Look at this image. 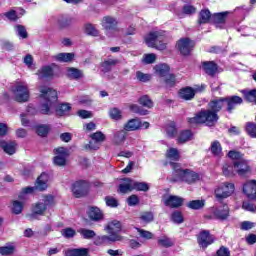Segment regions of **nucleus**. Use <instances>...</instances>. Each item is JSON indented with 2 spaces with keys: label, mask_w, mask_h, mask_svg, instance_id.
<instances>
[{
  "label": "nucleus",
  "mask_w": 256,
  "mask_h": 256,
  "mask_svg": "<svg viewBox=\"0 0 256 256\" xmlns=\"http://www.w3.org/2000/svg\"><path fill=\"white\" fill-rule=\"evenodd\" d=\"M12 212L15 215H20L23 212V202L15 200L12 204Z\"/></svg>",
  "instance_id": "obj_57"
},
{
  "label": "nucleus",
  "mask_w": 256,
  "mask_h": 256,
  "mask_svg": "<svg viewBox=\"0 0 256 256\" xmlns=\"http://www.w3.org/2000/svg\"><path fill=\"white\" fill-rule=\"evenodd\" d=\"M223 107H226L225 98L214 99L209 103L208 110H201L194 117L188 119L190 125H199L205 123L208 127H213L219 116L217 113L221 111Z\"/></svg>",
  "instance_id": "obj_1"
},
{
  "label": "nucleus",
  "mask_w": 256,
  "mask_h": 256,
  "mask_svg": "<svg viewBox=\"0 0 256 256\" xmlns=\"http://www.w3.org/2000/svg\"><path fill=\"white\" fill-rule=\"evenodd\" d=\"M211 12L208 9L201 10L199 13L198 23L199 25H205V23H211Z\"/></svg>",
  "instance_id": "obj_30"
},
{
  "label": "nucleus",
  "mask_w": 256,
  "mask_h": 256,
  "mask_svg": "<svg viewBox=\"0 0 256 256\" xmlns=\"http://www.w3.org/2000/svg\"><path fill=\"white\" fill-rule=\"evenodd\" d=\"M92 141L89 142V149H99V143L105 141V134L102 132H96L92 134Z\"/></svg>",
  "instance_id": "obj_23"
},
{
  "label": "nucleus",
  "mask_w": 256,
  "mask_h": 256,
  "mask_svg": "<svg viewBox=\"0 0 256 256\" xmlns=\"http://www.w3.org/2000/svg\"><path fill=\"white\" fill-rule=\"evenodd\" d=\"M136 78L138 81H141V83H147L148 81H151V75L145 74L141 71L136 72Z\"/></svg>",
  "instance_id": "obj_61"
},
{
  "label": "nucleus",
  "mask_w": 256,
  "mask_h": 256,
  "mask_svg": "<svg viewBox=\"0 0 256 256\" xmlns=\"http://www.w3.org/2000/svg\"><path fill=\"white\" fill-rule=\"evenodd\" d=\"M53 196H44L38 203H36L32 208L31 219H37V215H45L47 208L53 205Z\"/></svg>",
  "instance_id": "obj_7"
},
{
  "label": "nucleus",
  "mask_w": 256,
  "mask_h": 256,
  "mask_svg": "<svg viewBox=\"0 0 256 256\" xmlns=\"http://www.w3.org/2000/svg\"><path fill=\"white\" fill-rule=\"evenodd\" d=\"M133 190L135 191H149V184L147 182H137L133 180Z\"/></svg>",
  "instance_id": "obj_48"
},
{
  "label": "nucleus",
  "mask_w": 256,
  "mask_h": 256,
  "mask_svg": "<svg viewBox=\"0 0 256 256\" xmlns=\"http://www.w3.org/2000/svg\"><path fill=\"white\" fill-rule=\"evenodd\" d=\"M232 193H235V184L231 182L222 183L214 190V195L218 201L231 197Z\"/></svg>",
  "instance_id": "obj_8"
},
{
  "label": "nucleus",
  "mask_w": 256,
  "mask_h": 256,
  "mask_svg": "<svg viewBox=\"0 0 256 256\" xmlns=\"http://www.w3.org/2000/svg\"><path fill=\"white\" fill-rule=\"evenodd\" d=\"M139 129H149V122L131 119L124 125V131H139Z\"/></svg>",
  "instance_id": "obj_13"
},
{
  "label": "nucleus",
  "mask_w": 256,
  "mask_h": 256,
  "mask_svg": "<svg viewBox=\"0 0 256 256\" xmlns=\"http://www.w3.org/2000/svg\"><path fill=\"white\" fill-rule=\"evenodd\" d=\"M74 58V53H59L54 56L55 61H58L59 63H71Z\"/></svg>",
  "instance_id": "obj_29"
},
{
  "label": "nucleus",
  "mask_w": 256,
  "mask_h": 256,
  "mask_svg": "<svg viewBox=\"0 0 256 256\" xmlns=\"http://www.w3.org/2000/svg\"><path fill=\"white\" fill-rule=\"evenodd\" d=\"M16 32L18 37H22V39H27V29H25V26L17 25Z\"/></svg>",
  "instance_id": "obj_64"
},
{
  "label": "nucleus",
  "mask_w": 256,
  "mask_h": 256,
  "mask_svg": "<svg viewBox=\"0 0 256 256\" xmlns=\"http://www.w3.org/2000/svg\"><path fill=\"white\" fill-rule=\"evenodd\" d=\"M180 99H184V101H191L195 97V90L191 87L182 88L179 91Z\"/></svg>",
  "instance_id": "obj_28"
},
{
  "label": "nucleus",
  "mask_w": 256,
  "mask_h": 256,
  "mask_svg": "<svg viewBox=\"0 0 256 256\" xmlns=\"http://www.w3.org/2000/svg\"><path fill=\"white\" fill-rule=\"evenodd\" d=\"M37 75L39 79H53L55 75V71L53 70V66L46 65V66H42L37 71Z\"/></svg>",
  "instance_id": "obj_20"
},
{
  "label": "nucleus",
  "mask_w": 256,
  "mask_h": 256,
  "mask_svg": "<svg viewBox=\"0 0 256 256\" xmlns=\"http://www.w3.org/2000/svg\"><path fill=\"white\" fill-rule=\"evenodd\" d=\"M163 201L166 207H171L172 209H177V207H181V205H183V198L179 196H166Z\"/></svg>",
  "instance_id": "obj_18"
},
{
  "label": "nucleus",
  "mask_w": 256,
  "mask_h": 256,
  "mask_svg": "<svg viewBox=\"0 0 256 256\" xmlns=\"http://www.w3.org/2000/svg\"><path fill=\"white\" fill-rule=\"evenodd\" d=\"M246 132L252 139H256V124L248 122L246 124Z\"/></svg>",
  "instance_id": "obj_54"
},
{
  "label": "nucleus",
  "mask_w": 256,
  "mask_h": 256,
  "mask_svg": "<svg viewBox=\"0 0 256 256\" xmlns=\"http://www.w3.org/2000/svg\"><path fill=\"white\" fill-rule=\"evenodd\" d=\"M75 23V18L69 16H63L58 19V25L61 27H69V25H73Z\"/></svg>",
  "instance_id": "obj_47"
},
{
  "label": "nucleus",
  "mask_w": 256,
  "mask_h": 256,
  "mask_svg": "<svg viewBox=\"0 0 256 256\" xmlns=\"http://www.w3.org/2000/svg\"><path fill=\"white\" fill-rule=\"evenodd\" d=\"M67 77H69V79H81V77H83V71L77 68H68Z\"/></svg>",
  "instance_id": "obj_43"
},
{
  "label": "nucleus",
  "mask_w": 256,
  "mask_h": 256,
  "mask_svg": "<svg viewBox=\"0 0 256 256\" xmlns=\"http://www.w3.org/2000/svg\"><path fill=\"white\" fill-rule=\"evenodd\" d=\"M224 99H225L226 111H228V113H232L233 109H235L237 105H241V103H243V98L239 96H231Z\"/></svg>",
  "instance_id": "obj_19"
},
{
  "label": "nucleus",
  "mask_w": 256,
  "mask_h": 256,
  "mask_svg": "<svg viewBox=\"0 0 256 256\" xmlns=\"http://www.w3.org/2000/svg\"><path fill=\"white\" fill-rule=\"evenodd\" d=\"M10 91L17 103H27L31 97L29 92V85L25 82H16L11 86Z\"/></svg>",
  "instance_id": "obj_5"
},
{
  "label": "nucleus",
  "mask_w": 256,
  "mask_h": 256,
  "mask_svg": "<svg viewBox=\"0 0 256 256\" xmlns=\"http://www.w3.org/2000/svg\"><path fill=\"white\" fill-rule=\"evenodd\" d=\"M171 220L173 223L180 225V223H183V214L180 211H174L171 215Z\"/></svg>",
  "instance_id": "obj_59"
},
{
  "label": "nucleus",
  "mask_w": 256,
  "mask_h": 256,
  "mask_svg": "<svg viewBox=\"0 0 256 256\" xmlns=\"http://www.w3.org/2000/svg\"><path fill=\"white\" fill-rule=\"evenodd\" d=\"M119 191L120 193H130V191H133V180L129 178L124 179V182L119 186Z\"/></svg>",
  "instance_id": "obj_35"
},
{
  "label": "nucleus",
  "mask_w": 256,
  "mask_h": 256,
  "mask_svg": "<svg viewBox=\"0 0 256 256\" xmlns=\"http://www.w3.org/2000/svg\"><path fill=\"white\" fill-rule=\"evenodd\" d=\"M180 157L181 156L179 155V150L176 148H169L166 151V159L169 161H179Z\"/></svg>",
  "instance_id": "obj_38"
},
{
  "label": "nucleus",
  "mask_w": 256,
  "mask_h": 256,
  "mask_svg": "<svg viewBox=\"0 0 256 256\" xmlns=\"http://www.w3.org/2000/svg\"><path fill=\"white\" fill-rule=\"evenodd\" d=\"M157 60V55L150 53V54H144L142 58V62H144L145 65H151Z\"/></svg>",
  "instance_id": "obj_55"
},
{
  "label": "nucleus",
  "mask_w": 256,
  "mask_h": 256,
  "mask_svg": "<svg viewBox=\"0 0 256 256\" xmlns=\"http://www.w3.org/2000/svg\"><path fill=\"white\" fill-rule=\"evenodd\" d=\"M170 165L173 169V176L171 178V181H173L174 183H176L177 181H183L184 183H188V185H191L199 181V174L195 171L189 169H182L181 165L173 162H170Z\"/></svg>",
  "instance_id": "obj_3"
},
{
  "label": "nucleus",
  "mask_w": 256,
  "mask_h": 256,
  "mask_svg": "<svg viewBox=\"0 0 256 256\" xmlns=\"http://www.w3.org/2000/svg\"><path fill=\"white\" fill-rule=\"evenodd\" d=\"M105 203L107 207H112V208L119 207V201L113 196H106Z\"/></svg>",
  "instance_id": "obj_58"
},
{
  "label": "nucleus",
  "mask_w": 256,
  "mask_h": 256,
  "mask_svg": "<svg viewBox=\"0 0 256 256\" xmlns=\"http://www.w3.org/2000/svg\"><path fill=\"white\" fill-rule=\"evenodd\" d=\"M78 233L82 235L83 239H93V237L96 235L95 231L85 228L79 229Z\"/></svg>",
  "instance_id": "obj_51"
},
{
  "label": "nucleus",
  "mask_w": 256,
  "mask_h": 256,
  "mask_svg": "<svg viewBox=\"0 0 256 256\" xmlns=\"http://www.w3.org/2000/svg\"><path fill=\"white\" fill-rule=\"evenodd\" d=\"M87 213L91 221H101L103 219V212L97 207H90Z\"/></svg>",
  "instance_id": "obj_27"
},
{
  "label": "nucleus",
  "mask_w": 256,
  "mask_h": 256,
  "mask_svg": "<svg viewBox=\"0 0 256 256\" xmlns=\"http://www.w3.org/2000/svg\"><path fill=\"white\" fill-rule=\"evenodd\" d=\"M154 71L159 77H166L169 74L170 68L167 64H158L154 67Z\"/></svg>",
  "instance_id": "obj_33"
},
{
  "label": "nucleus",
  "mask_w": 256,
  "mask_h": 256,
  "mask_svg": "<svg viewBox=\"0 0 256 256\" xmlns=\"http://www.w3.org/2000/svg\"><path fill=\"white\" fill-rule=\"evenodd\" d=\"M15 253V246L13 244H7L0 247V255H13Z\"/></svg>",
  "instance_id": "obj_49"
},
{
  "label": "nucleus",
  "mask_w": 256,
  "mask_h": 256,
  "mask_svg": "<svg viewBox=\"0 0 256 256\" xmlns=\"http://www.w3.org/2000/svg\"><path fill=\"white\" fill-rule=\"evenodd\" d=\"M119 63V60L114 58H108L104 60L101 64V71L102 73H109V71H112L113 67Z\"/></svg>",
  "instance_id": "obj_24"
},
{
  "label": "nucleus",
  "mask_w": 256,
  "mask_h": 256,
  "mask_svg": "<svg viewBox=\"0 0 256 256\" xmlns=\"http://www.w3.org/2000/svg\"><path fill=\"white\" fill-rule=\"evenodd\" d=\"M212 213L213 215H215V217H217V219H221V221H225V219L229 217V206L224 205L220 208H217L216 210L213 208Z\"/></svg>",
  "instance_id": "obj_25"
},
{
  "label": "nucleus",
  "mask_w": 256,
  "mask_h": 256,
  "mask_svg": "<svg viewBox=\"0 0 256 256\" xmlns=\"http://www.w3.org/2000/svg\"><path fill=\"white\" fill-rule=\"evenodd\" d=\"M118 24L119 21H117V18L112 16H105L101 22V26L108 37H113V35L119 31V28H117Z\"/></svg>",
  "instance_id": "obj_9"
},
{
  "label": "nucleus",
  "mask_w": 256,
  "mask_h": 256,
  "mask_svg": "<svg viewBox=\"0 0 256 256\" xmlns=\"http://www.w3.org/2000/svg\"><path fill=\"white\" fill-rule=\"evenodd\" d=\"M35 131L40 137H47V134L49 133V126L38 125L35 127Z\"/></svg>",
  "instance_id": "obj_52"
},
{
  "label": "nucleus",
  "mask_w": 256,
  "mask_h": 256,
  "mask_svg": "<svg viewBox=\"0 0 256 256\" xmlns=\"http://www.w3.org/2000/svg\"><path fill=\"white\" fill-rule=\"evenodd\" d=\"M164 83L166 87H173L176 83L175 75L168 73V75L164 76Z\"/></svg>",
  "instance_id": "obj_60"
},
{
  "label": "nucleus",
  "mask_w": 256,
  "mask_h": 256,
  "mask_svg": "<svg viewBox=\"0 0 256 256\" xmlns=\"http://www.w3.org/2000/svg\"><path fill=\"white\" fill-rule=\"evenodd\" d=\"M84 31H85L86 35H90L92 37L99 36V30H97V28H95V25H93V24H86L84 26Z\"/></svg>",
  "instance_id": "obj_45"
},
{
  "label": "nucleus",
  "mask_w": 256,
  "mask_h": 256,
  "mask_svg": "<svg viewBox=\"0 0 256 256\" xmlns=\"http://www.w3.org/2000/svg\"><path fill=\"white\" fill-rule=\"evenodd\" d=\"M108 115L113 121H121V119H123V111L117 107L110 108Z\"/></svg>",
  "instance_id": "obj_34"
},
{
  "label": "nucleus",
  "mask_w": 256,
  "mask_h": 256,
  "mask_svg": "<svg viewBox=\"0 0 256 256\" xmlns=\"http://www.w3.org/2000/svg\"><path fill=\"white\" fill-rule=\"evenodd\" d=\"M243 193L246 194L248 199L252 201H256V181L251 180L244 184L243 186Z\"/></svg>",
  "instance_id": "obj_16"
},
{
  "label": "nucleus",
  "mask_w": 256,
  "mask_h": 256,
  "mask_svg": "<svg viewBox=\"0 0 256 256\" xmlns=\"http://www.w3.org/2000/svg\"><path fill=\"white\" fill-rule=\"evenodd\" d=\"M39 91L40 97L43 100L40 106V113H42V115H51V109L55 107V103H57L58 99L57 91L45 85L40 86Z\"/></svg>",
  "instance_id": "obj_2"
},
{
  "label": "nucleus",
  "mask_w": 256,
  "mask_h": 256,
  "mask_svg": "<svg viewBox=\"0 0 256 256\" xmlns=\"http://www.w3.org/2000/svg\"><path fill=\"white\" fill-rule=\"evenodd\" d=\"M54 151L56 155L53 159L54 165L65 167V165H67V158L69 157V150L65 147H59Z\"/></svg>",
  "instance_id": "obj_10"
},
{
  "label": "nucleus",
  "mask_w": 256,
  "mask_h": 256,
  "mask_svg": "<svg viewBox=\"0 0 256 256\" xmlns=\"http://www.w3.org/2000/svg\"><path fill=\"white\" fill-rule=\"evenodd\" d=\"M228 157L233 161H241L244 159V154L239 151L231 150L228 152Z\"/></svg>",
  "instance_id": "obj_56"
},
{
  "label": "nucleus",
  "mask_w": 256,
  "mask_h": 256,
  "mask_svg": "<svg viewBox=\"0 0 256 256\" xmlns=\"http://www.w3.org/2000/svg\"><path fill=\"white\" fill-rule=\"evenodd\" d=\"M127 138V132L125 130H120L114 135V143L116 145H121V143H125V139Z\"/></svg>",
  "instance_id": "obj_44"
},
{
  "label": "nucleus",
  "mask_w": 256,
  "mask_h": 256,
  "mask_svg": "<svg viewBox=\"0 0 256 256\" xmlns=\"http://www.w3.org/2000/svg\"><path fill=\"white\" fill-rule=\"evenodd\" d=\"M227 15H229V12H220L212 14L211 23H214L216 27H219L221 29L223 25H225Z\"/></svg>",
  "instance_id": "obj_22"
},
{
  "label": "nucleus",
  "mask_w": 256,
  "mask_h": 256,
  "mask_svg": "<svg viewBox=\"0 0 256 256\" xmlns=\"http://www.w3.org/2000/svg\"><path fill=\"white\" fill-rule=\"evenodd\" d=\"M0 147L3 149L4 153H7V155H15V152L17 151V142L1 140Z\"/></svg>",
  "instance_id": "obj_21"
},
{
  "label": "nucleus",
  "mask_w": 256,
  "mask_h": 256,
  "mask_svg": "<svg viewBox=\"0 0 256 256\" xmlns=\"http://www.w3.org/2000/svg\"><path fill=\"white\" fill-rule=\"evenodd\" d=\"M234 169L240 177H247L251 173V165L249 164V160L242 159L238 161H234Z\"/></svg>",
  "instance_id": "obj_11"
},
{
  "label": "nucleus",
  "mask_w": 256,
  "mask_h": 256,
  "mask_svg": "<svg viewBox=\"0 0 256 256\" xmlns=\"http://www.w3.org/2000/svg\"><path fill=\"white\" fill-rule=\"evenodd\" d=\"M210 151L214 157H223V148L221 143L217 140L211 143Z\"/></svg>",
  "instance_id": "obj_31"
},
{
  "label": "nucleus",
  "mask_w": 256,
  "mask_h": 256,
  "mask_svg": "<svg viewBox=\"0 0 256 256\" xmlns=\"http://www.w3.org/2000/svg\"><path fill=\"white\" fill-rule=\"evenodd\" d=\"M202 67L207 75L213 76L215 73H217L218 68L215 62H204Z\"/></svg>",
  "instance_id": "obj_36"
},
{
  "label": "nucleus",
  "mask_w": 256,
  "mask_h": 256,
  "mask_svg": "<svg viewBox=\"0 0 256 256\" xmlns=\"http://www.w3.org/2000/svg\"><path fill=\"white\" fill-rule=\"evenodd\" d=\"M193 139V133L191 130H184L180 133L178 137V143H187Z\"/></svg>",
  "instance_id": "obj_41"
},
{
  "label": "nucleus",
  "mask_w": 256,
  "mask_h": 256,
  "mask_svg": "<svg viewBox=\"0 0 256 256\" xmlns=\"http://www.w3.org/2000/svg\"><path fill=\"white\" fill-rule=\"evenodd\" d=\"M212 243L213 236H211L209 231L204 230L200 232V234L198 235V244L200 245V247H202V249H207V247H209V245H211Z\"/></svg>",
  "instance_id": "obj_17"
},
{
  "label": "nucleus",
  "mask_w": 256,
  "mask_h": 256,
  "mask_svg": "<svg viewBox=\"0 0 256 256\" xmlns=\"http://www.w3.org/2000/svg\"><path fill=\"white\" fill-rule=\"evenodd\" d=\"M189 209L199 210L205 207V200H192L187 204Z\"/></svg>",
  "instance_id": "obj_46"
},
{
  "label": "nucleus",
  "mask_w": 256,
  "mask_h": 256,
  "mask_svg": "<svg viewBox=\"0 0 256 256\" xmlns=\"http://www.w3.org/2000/svg\"><path fill=\"white\" fill-rule=\"evenodd\" d=\"M195 44L189 38H182L177 42V48L181 55H189Z\"/></svg>",
  "instance_id": "obj_14"
},
{
  "label": "nucleus",
  "mask_w": 256,
  "mask_h": 256,
  "mask_svg": "<svg viewBox=\"0 0 256 256\" xmlns=\"http://www.w3.org/2000/svg\"><path fill=\"white\" fill-rule=\"evenodd\" d=\"M222 173L225 177H235V162L233 164L225 163L222 167Z\"/></svg>",
  "instance_id": "obj_32"
},
{
  "label": "nucleus",
  "mask_w": 256,
  "mask_h": 256,
  "mask_svg": "<svg viewBox=\"0 0 256 256\" xmlns=\"http://www.w3.org/2000/svg\"><path fill=\"white\" fill-rule=\"evenodd\" d=\"M47 183H49V174L42 173L37 178L35 187H26L22 189L18 196L20 201H27V196L30 195V193H33L35 189H37V191H45V189L48 187Z\"/></svg>",
  "instance_id": "obj_4"
},
{
  "label": "nucleus",
  "mask_w": 256,
  "mask_h": 256,
  "mask_svg": "<svg viewBox=\"0 0 256 256\" xmlns=\"http://www.w3.org/2000/svg\"><path fill=\"white\" fill-rule=\"evenodd\" d=\"M136 230L139 233V236L142 237V239H147V240L153 239V233L140 228H136Z\"/></svg>",
  "instance_id": "obj_63"
},
{
  "label": "nucleus",
  "mask_w": 256,
  "mask_h": 256,
  "mask_svg": "<svg viewBox=\"0 0 256 256\" xmlns=\"http://www.w3.org/2000/svg\"><path fill=\"white\" fill-rule=\"evenodd\" d=\"M121 228L122 225L119 220H113L106 226V231L109 233V235H119L117 233H120Z\"/></svg>",
  "instance_id": "obj_26"
},
{
  "label": "nucleus",
  "mask_w": 256,
  "mask_h": 256,
  "mask_svg": "<svg viewBox=\"0 0 256 256\" xmlns=\"http://www.w3.org/2000/svg\"><path fill=\"white\" fill-rule=\"evenodd\" d=\"M140 219L144 223H151V221H153L154 219V215L152 214V212H143L140 216Z\"/></svg>",
  "instance_id": "obj_62"
},
{
  "label": "nucleus",
  "mask_w": 256,
  "mask_h": 256,
  "mask_svg": "<svg viewBox=\"0 0 256 256\" xmlns=\"http://www.w3.org/2000/svg\"><path fill=\"white\" fill-rule=\"evenodd\" d=\"M148 47H154L158 51H165L167 43H165V31L152 32L145 38Z\"/></svg>",
  "instance_id": "obj_6"
},
{
  "label": "nucleus",
  "mask_w": 256,
  "mask_h": 256,
  "mask_svg": "<svg viewBox=\"0 0 256 256\" xmlns=\"http://www.w3.org/2000/svg\"><path fill=\"white\" fill-rule=\"evenodd\" d=\"M88 187H89V184H87L86 181H83V180L76 181L72 185V193H73L74 197L79 199L81 197H84V195H87Z\"/></svg>",
  "instance_id": "obj_12"
},
{
  "label": "nucleus",
  "mask_w": 256,
  "mask_h": 256,
  "mask_svg": "<svg viewBox=\"0 0 256 256\" xmlns=\"http://www.w3.org/2000/svg\"><path fill=\"white\" fill-rule=\"evenodd\" d=\"M71 111V104L63 103L57 106L56 113L59 117H63V115H67Z\"/></svg>",
  "instance_id": "obj_40"
},
{
  "label": "nucleus",
  "mask_w": 256,
  "mask_h": 256,
  "mask_svg": "<svg viewBox=\"0 0 256 256\" xmlns=\"http://www.w3.org/2000/svg\"><path fill=\"white\" fill-rule=\"evenodd\" d=\"M138 101L140 105L147 107V109H151L153 107V100H151L147 95L140 97Z\"/></svg>",
  "instance_id": "obj_50"
},
{
  "label": "nucleus",
  "mask_w": 256,
  "mask_h": 256,
  "mask_svg": "<svg viewBox=\"0 0 256 256\" xmlns=\"http://www.w3.org/2000/svg\"><path fill=\"white\" fill-rule=\"evenodd\" d=\"M67 253H68V256H87L88 255L87 249L85 248L68 250Z\"/></svg>",
  "instance_id": "obj_53"
},
{
  "label": "nucleus",
  "mask_w": 256,
  "mask_h": 256,
  "mask_svg": "<svg viewBox=\"0 0 256 256\" xmlns=\"http://www.w3.org/2000/svg\"><path fill=\"white\" fill-rule=\"evenodd\" d=\"M165 131L167 137L169 139H173L177 135V126L175 125V122H170L165 126Z\"/></svg>",
  "instance_id": "obj_37"
},
{
  "label": "nucleus",
  "mask_w": 256,
  "mask_h": 256,
  "mask_svg": "<svg viewBox=\"0 0 256 256\" xmlns=\"http://www.w3.org/2000/svg\"><path fill=\"white\" fill-rule=\"evenodd\" d=\"M244 98L248 103H256V89L254 90H242Z\"/></svg>",
  "instance_id": "obj_42"
},
{
  "label": "nucleus",
  "mask_w": 256,
  "mask_h": 256,
  "mask_svg": "<svg viewBox=\"0 0 256 256\" xmlns=\"http://www.w3.org/2000/svg\"><path fill=\"white\" fill-rule=\"evenodd\" d=\"M158 245H160V247L169 249V247H173V245H175V241L167 236H162L158 238Z\"/></svg>",
  "instance_id": "obj_39"
},
{
  "label": "nucleus",
  "mask_w": 256,
  "mask_h": 256,
  "mask_svg": "<svg viewBox=\"0 0 256 256\" xmlns=\"http://www.w3.org/2000/svg\"><path fill=\"white\" fill-rule=\"evenodd\" d=\"M121 235H103L98 236L94 240V244L96 245H107V243H115V241H121Z\"/></svg>",
  "instance_id": "obj_15"
}]
</instances>
